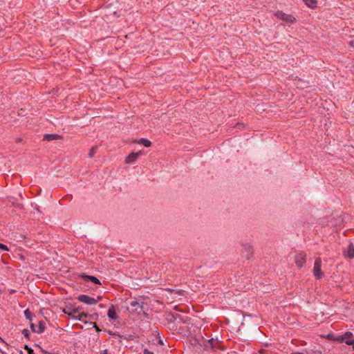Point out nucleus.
<instances>
[{
	"label": "nucleus",
	"mask_w": 354,
	"mask_h": 354,
	"mask_svg": "<svg viewBox=\"0 0 354 354\" xmlns=\"http://www.w3.org/2000/svg\"><path fill=\"white\" fill-rule=\"evenodd\" d=\"M22 334L24 335V336L28 339H29V335H30V332L28 329H24L22 330Z\"/></svg>",
	"instance_id": "4be33fe9"
},
{
	"label": "nucleus",
	"mask_w": 354,
	"mask_h": 354,
	"mask_svg": "<svg viewBox=\"0 0 354 354\" xmlns=\"http://www.w3.org/2000/svg\"><path fill=\"white\" fill-rule=\"evenodd\" d=\"M349 46L354 48V39L349 41Z\"/></svg>",
	"instance_id": "c85d7f7f"
},
{
	"label": "nucleus",
	"mask_w": 354,
	"mask_h": 354,
	"mask_svg": "<svg viewBox=\"0 0 354 354\" xmlns=\"http://www.w3.org/2000/svg\"><path fill=\"white\" fill-rule=\"evenodd\" d=\"M312 354H322V352L320 351H313Z\"/></svg>",
	"instance_id": "c756f323"
},
{
	"label": "nucleus",
	"mask_w": 354,
	"mask_h": 354,
	"mask_svg": "<svg viewBox=\"0 0 354 354\" xmlns=\"http://www.w3.org/2000/svg\"><path fill=\"white\" fill-rule=\"evenodd\" d=\"M351 71H352V73L354 74V65L352 66Z\"/></svg>",
	"instance_id": "473e14b6"
},
{
	"label": "nucleus",
	"mask_w": 354,
	"mask_h": 354,
	"mask_svg": "<svg viewBox=\"0 0 354 354\" xmlns=\"http://www.w3.org/2000/svg\"><path fill=\"white\" fill-rule=\"evenodd\" d=\"M88 314L84 313H78L76 319L86 322V319L88 317Z\"/></svg>",
	"instance_id": "dca6fc26"
},
{
	"label": "nucleus",
	"mask_w": 354,
	"mask_h": 354,
	"mask_svg": "<svg viewBox=\"0 0 354 354\" xmlns=\"http://www.w3.org/2000/svg\"><path fill=\"white\" fill-rule=\"evenodd\" d=\"M143 302H139L137 299H134L130 302V312L140 313L143 310Z\"/></svg>",
	"instance_id": "39448f33"
},
{
	"label": "nucleus",
	"mask_w": 354,
	"mask_h": 354,
	"mask_svg": "<svg viewBox=\"0 0 354 354\" xmlns=\"http://www.w3.org/2000/svg\"><path fill=\"white\" fill-rule=\"evenodd\" d=\"M45 330V323L44 322H39L38 329L37 330V333H42Z\"/></svg>",
	"instance_id": "a211bd4d"
},
{
	"label": "nucleus",
	"mask_w": 354,
	"mask_h": 354,
	"mask_svg": "<svg viewBox=\"0 0 354 354\" xmlns=\"http://www.w3.org/2000/svg\"><path fill=\"white\" fill-rule=\"evenodd\" d=\"M216 340L213 338L203 341V347L205 350L214 348L216 344Z\"/></svg>",
	"instance_id": "1a4fd4ad"
},
{
	"label": "nucleus",
	"mask_w": 354,
	"mask_h": 354,
	"mask_svg": "<svg viewBox=\"0 0 354 354\" xmlns=\"http://www.w3.org/2000/svg\"><path fill=\"white\" fill-rule=\"evenodd\" d=\"M94 328H95L96 331H100L101 330L99 328V327L96 325L95 323H94Z\"/></svg>",
	"instance_id": "7c9ffc66"
},
{
	"label": "nucleus",
	"mask_w": 354,
	"mask_h": 354,
	"mask_svg": "<svg viewBox=\"0 0 354 354\" xmlns=\"http://www.w3.org/2000/svg\"><path fill=\"white\" fill-rule=\"evenodd\" d=\"M166 290L171 293L174 292L175 294L178 295H184V293H185V291L183 290H176L174 289L167 288V289H166Z\"/></svg>",
	"instance_id": "6ab92c4d"
},
{
	"label": "nucleus",
	"mask_w": 354,
	"mask_h": 354,
	"mask_svg": "<svg viewBox=\"0 0 354 354\" xmlns=\"http://www.w3.org/2000/svg\"><path fill=\"white\" fill-rule=\"evenodd\" d=\"M138 143L142 144L146 147H149L151 145V141L145 138H141L138 141Z\"/></svg>",
	"instance_id": "f3484780"
},
{
	"label": "nucleus",
	"mask_w": 354,
	"mask_h": 354,
	"mask_svg": "<svg viewBox=\"0 0 354 354\" xmlns=\"http://www.w3.org/2000/svg\"><path fill=\"white\" fill-rule=\"evenodd\" d=\"M20 354H23V352H22V351H20Z\"/></svg>",
	"instance_id": "f704fd0d"
},
{
	"label": "nucleus",
	"mask_w": 354,
	"mask_h": 354,
	"mask_svg": "<svg viewBox=\"0 0 354 354\" xmlns=\"http://www.w3.org/2000/svg\"><path fill=\"white\" fill-rule=\"evenodd\" d=\"M24 348L28 351V354H34V351L31 348H29L27 345H26Z\"/></svg>",
	"instance_id": "b1692460"
},
{
	"label": "nucleus",
	"mask_w": 354,
	"mask_h": 354,
	"mask_svg": "<svg viewBox=\"0 0 354 354\" xmlns=\"http://www.w3.org/2000/svg\"><path fill=\"white\" fill-rule=\"evenodd\" d=\"M292 354H304L302 353L297 352V353H292Z\"/></svg>",
	"instance_id": "72a5a7b5"
},
{
	"label": "nucleus",
	"mask_w": 354,
	"mask_h": 354,
	"mask_svg": "<svg viewBox=\"0 0 354 354\" xmlns=\"http://www.w3.org/2000/svg\"><path fill=\"white\" fill-rule=\"evenodd\" d=\"M142 153V151L138 152H132L129 155H128L125 158V163L126 164H132L134 162L136 161V160L138 158V157Z\"/></svg>",
	"instance_id": "0eeeda50"
},
{
	"label": "nucleus",
	"mask_w": 354,
	"mask_h": 354,
	"mask_svg": "<svg viewBox=\"0 0 354 354\" xmlns=\"http://www.w3.org/2000/svg\"><path fill=\"white\" fill-rule=\"evenodd\" d=\"M0 250L1 251H8V248L7 247V245L3 244V243H0Z\"/></svg>",
	"instance_id": "5701e85b"
},
{
	"label": "nucleus",
	"mask_w": 354,
	"mask_h": 354,
	"mask_svg": "<svg viewBox=\"0 0 354 354\" xmlns=\"http://www.w3.org/2000/svg\"><path fill=\"white\" fill-rule=\"evenodd\" d=\"M344 256L350 259L354 258V244L353 243H349L347 248L344 250Z\"/></svg>",
	"instance_id": "6e6552de"
},
{
	"label": "nucleus",
	"mask_w": 354,
	"mask_h": 354,
	"mask_svg": "<svg viewBox=\"0 0 354 354\" xmlns=\"http://www.w3.org/2000/svg\"><path fill=\"white\" fill-rule=\"evenodd\" d=\"M346 344L347 345H352L353 346V348L354 350V340H346Z\"/></svg>",
	"instance_id": "393cba45"
},
{
	"label": "nucleus",
	"mask_w": 354,
	"mask_h": 354,
	"mask_svg": "<svg viewBox=\"0 0 354 354\" xmlns=\"http://www.w3.org/2000/svg\"><path fill=\"white\" fill-rule=\"evenodd\" d=\"M24 315L27 319H28L30 321L32 320V313H30V311L28 309H26L24 311Z\"/></svg>",
	"instance_id": "aec40b11"
},
{
	"label": "nucleus",
	"mask_w": 354,
	"mask_h": 354,
	"mask_svg": "<svg viewBox=\"0 0 354 354\" xmlns=\"http://www.w3.org/2000/svg\"><path fill=\"white\" fill-rule=\"evenodd\" d=\"M295 262L298 268H302L306 262V254L304 252H300L295 256Z\"/></svg>",
	"instance_id": "7ed1b4c3"
},
{
	"label": "nucleus",
	"mask_w": 354,
	"mask_h": 354,
	"mask_svg": "<svg viewBox=\"0 0 354 354\" xmlns=\"http://www.w3.org/2000/svg\"><path fill=\"white\" fill-rule=\"evenodd\" d=\"M305 4L309 8H315L317 5V1L315 0H302Z\"/></svg>",
	"instance_id": "2eb2a0df"
},
{
	"label": "nucleus",
	"mask_w": 354,
	"mask_h": 354,
	"mask_svg": "<svg viewBox=\"0 0 354 354\" xmlns=\"http://www.w3.org/2000/svg\"><path fill=\"white\" fill-rule=\"evenodd\" d=\"M274 15L278 19H280L282 21H285L286 23H288V24H292V23H294L295 21V18L292 15L286 14V13L283 12L282 11H277V12H276Z\"/></svg>",
	"instance_id": "f03ea898"
},
{
	"label": "nucleus",
	"mask_w": 354,
	"mask_h": 354,
	"mask_svg": "<svg viewBox=\"0 0 354 354\" xmlns=\"http://www.w3.org/2000/svg\"><path fill=\"white\" fill-rule=\"evenodd\" d=\"M79 309H80L79 308H75V309H73L71 312H68V311H66L65 310H64V313L65 314H67L71 318L76 319L77 315L80 311Z\"/></svg>",
	"instance_id": "f8f14e48"
},
{
	"label": "nucleus",
	"mask_w": 354,
	"mask_h": 354,
	"mask_svg": "<svg viewBox=\"0 0 354 354\" xmlns=\"http://www.w3.org/2000/svg\"><path fill=\"white\" fill-rule=\"evenodd\" d=\"M95 150H96V147H93L91 149V150L89 151V153H88V156H89L90 158H93V156H94V154L95 153Z\"/></svg>",
	"instance_id": "412c9836"
},
{
	"label": "nucleus",
	"mask_w": 354,
	"mask_h": 354,
	"mask_svg": "<svg viewBox=\"0 0 354 354\" xmlns=\"http://www.w3.org/2000/svg\"><path fill=\"white\" fill-rule=\"evenodd\" d=\"M322 267V259L320 257H317L315 259L314 268H313V274L314 276L317 279H320L324 276V273L321 269Z\"/></svg>",
	"instance_id": "f257e3e1"
},
{
	"label": "nucleus",
	"mask_w": 354,
	"mask_h": 354,
	"mask_svg": "<svg viewBox=\"0 0 354 354\" xmlns=\"http://www.w3.org/2000/svg\"><path fill=\"white\" fill-rule=\"evenodd\" d=\"M107 315H108L109 318L111 319L116 320L118 319L116 311H115V307L113 305H111L109 307V308L108 310Z\"/></svg>",
	"instance_id": "9d476101"
},
{
	"label": "nucleus",
	"mask_w": 354,
	"mask_h": 354,
	"mask_svg": "<svg viewBox=\"0 0 354 354\" xmlns=\"http://www.w3.org/2000/svg\"><path fill=\"white\" fill-rule=\"evenodd\" d=\"M353 333L351 332H346L343 335L340 337L342 341H344L346 343V340H352Z\"/></svg>",
	"instance_id": "4468645a"
},
{
	"label": "nucleus",
	"mask_w": 354,
	"mask_h": 354,
	"mask_svg": "<svg viewBox=\"0 0 354 354\" xmlns=\"http://www.w3.org/2000/svg\"><path fill=\"white\" fill-rule=\"evenodd\" d=\"M77 299L82 303L88 304V305H93L96 304L99 299H100V297H98V299H95L93 297H89L86 295H80L78 296Z\"/></svg>",
	"instance_id": "20e7f679"
},
{
	"label": "nucleus",
	"mask_w": 354,
	"mask_h": 354,
	"mask_svg": "<svg viewBox=\"0 0 354 354\" xmlns=\"http://www.w3.org/2000/svg\"><path fill=\"white\" fill-rule=\"evenodd\" d=\"M82 278H84V279L89 280L95 284H100V280L94 276L83 275Z\"/></svg>",
	"instance_id": "ddd939ff"
},
{
	"label": "nucleus",
	"mask_w": 354,
	"mask_h": 354,
	"mask_svg": "<svg viewBox=\"0 0 354 354\" xmlns=\"http://www.w3.org/2000/svg\"><path fill=\"white\" fill-rule=\"evenodd\" d=\"M30 328L33 332L37 333V330L35 329V326L33 324H31Z\"/></svg>",
	"instance_id": "bb28decb"
},
{
	"label": "nucleus",
	"mask_w": 354,
	"mask_h": 354,
	"mask_svg": "<svg viewBox=\"0 0 354 354\" xmlns=\"http://www.w3.org/2000/svg\"><path fill=\"white\" fill-rule=\"evenodd\" d=\"M100 354H110L107 349L103 350L100 352Z\"/></svg>",
	"instance_id": "cd10ccee"
},
{
	"label": "nucleus",
	"mask_w": 354,
	"mask_h": 354,
	"mask_svg": "<svg viewBox=\"0 0 354 354\" xmlns=\"http://www.w3.org/2000/svg\"><path fill=\"white\" fill-rule=\"evenodd\" d=\"M0 342L4 343L6 346H8V344L3 340V339L1 337H0Z\"/></svg>",
	"instance_id": "2f4dec72"
},
{
	"label": "nucleus",
	"mask_w": 354,
	"mask_h": 354,
	"mask_svg": "<svg viewBox=\"0 0 354 354\" xmlns=\"http://www.w3.org/2000/svg\"><path fill=\"white\" fill-rule=\"evenodd\" d=\"M243 250L242 252L243 256L245 257L248 260H250L254 254V250L251 245L250 244H243Z\"/></svg>",
	"instance_id": "423d86ee"
},
{
	"label": "nucleus",
	"mask_w": 354,
	"mask_h": 354,
	"mask_svg": "<svg viewBox=\"0 0 354 354\" xmlns=\"http://www.w3.org/2000/svg\"><path fill=\"white\" fill-rule=\"evenodd\" d=\"M1 292V290H0V293Z\"/></svg>",
	"instance_id": "c9c22d12"
},
{
	"label": "nucleus",
	"mask_w": 354,
	"mask_h": 354,
	"mask_svg": "<svg viewBox=\"0 0 354 354\" xmlns=\"http://www.w3.org/2000/svg\"><path fill=\"white\" fill-rule=\"evenodd\" d=\"M61 136L58 134H45L44 136V140L50 141L53 140L60 139Z\"/></svg>",
	"instance_id": "9b49d317"
},
{
	"label": "nucleus",
	"mask_w": 354,
	"mask_h": 354,
	"mask_svg": "<svg viewBox=\"0 0 354 354\" xmlns=\"http://www.w3.org/2000/svg\"><path fill=\"white\" fill-rule=\"evenodd\" d=\"M143 354H154L153 352L149 351L148 349H145Z\"/></svg>",
	"instance_id": "a878e982"
}]
</instances>
